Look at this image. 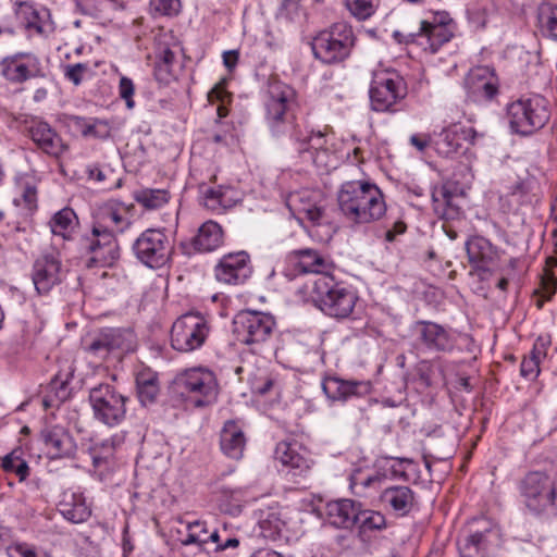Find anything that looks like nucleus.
<instances>
[{
    "mask_svg": "<svg viewBox=\"0 0 557 557\" xmlns=\"http://www.w3.org/2000/svg\"><path fill=\"white\" fill-rule=\"evenodd\" d=\"M137 395L143 406H148L157 400L160 393L158 374L150 369H144L136 374Z\"/></svg>",
    "mask_w": 557,
    "mask_h": 557,
    "instance_id": "f704fd0d",
    "label": "nucleus"
},
{
    "mask_svg": "<svg viewBox=\"0 0 557 557\" xmlns=\"http://www.w3.org/2000/svg\"><path fill=\"white\" fill-rule=\"evenodd\" d=\"M355 46V35L345 22L334 23L313 37L311 48L315 59L324 64H335L347 59Z\"/></svg>",
    "mask_w": 557,
    "mask_h": 557,
    "instance_id": "423d86ee",
    "label": "nucleus"
},
{
    "mask_svg": "<svg viewBox=\"0 0 557 557\" xmlns=\"http://www.w3.org/2000/svg\"><path fill=\"white\" fill-rule=\"evenodd\" d=\"M410 144L417 148L418 151L423 152L426 147L432 145V137L428 135L414 134L410 137Z\"/></svg>",
    "mask_w": 557,
    "mask_h": 557,
    "instance_id": "69168bd1",
    "label": "nucleus"
},
{
    "mask_svg": "<svg viewBox=\"0 0 557 557\" xmlns=\"http://www.w3.org/2000/svg\"><path fill=\"white\" fill-rule=\"evenodd\" d=\"M1 467L5 472L15 473L20 481L29 475V467L23 458V449L15 448L2 458Z\"/></svg>",
    "mask_w": 557,
    "mask_h": 557,
    "instance_id": "a19ab883",
    "label": "nucleus"
},
{
    "mask_svg": "<svg viewBox=\"0 0 557 557\" xmlns=\"http://www.w3.org/2000/svg\"><path fill=\"white\" fill-rule=\"evenodd\" d=\"M500 545V528L486 518L472 520L457 542L460 557H490Z\"/></svg>",
    "mask_w": 557,
    "mask_h": 557,
    "instance_id": "0eeeda50",
    "label": "nucleus"
},
{
    "mask_svg": "<svg viewBox=\"0 0 557 557\" xmlns=\"http://www.w3.org/2000/svg\"><path fill=\"white\" fill-rule=\"evenodd\" d=\"M73 121L74 125L81 129V133L84 137L107 139L111 135V126L104 120H87L85 117L74 116Z\"/></svg>",
    "mask_w": 557,
    "mask_h": 557,
    "instance_id": "58836bf2",
    "label": "nucleus"
},
{
    "mask_svg": "<svg viewBox=\"0 0 557 557\" xmlns=\"http://www.w3.org/2000/svg\"><path fill=\"white\" fill-rule=\"evenodd\" d=\"M223 232L221 226L213 221L205 222L193 238L191 245L196 251L209 252L221 246Z\"/></svg>",
    "mask_w": 557,
    "mask_h": 557,
    "instance_id": "473e14b6",
    "label": "nucleus"
},
{
    "mask_svg": "<svg viewBox=\"0 0 557 557\" xmlns=\"http://www.w3.org/2000/svg\"><path fill=\"white\" fill-rule=\"evenodd\" d=\"M73 376V369H67L65 372H59L51 380L47 394L42 398V405L46 409L59 407L62 403L71 396V388L69 386L70 380Z\"/></svg>",
    "mask_w": 557,
    "mask_h": 557,
    "instance_id": "2f4dec72",
    "label": "nucleus"
},
{
    "mask_svg": "<svg viewBox=\"0 0 557 557\" xmlns=\"http://www.w3.org/2000/svg\"><path fill=\"white\" fill-rule=\"evenodd\" d=\"M325 135L322 132L314 133L313 131H308V137H305L304 144L293 143V151L297 153V156L304 162H312L318 163V158L320 153H325Z\"/></svg>",
    "mask_w": 557,
    "mask_h": 557,
    "instance_id": "72a5a7b5",
    "label": "nucleus"
},
{
    "mask_svg": "<svg viewBox=\"0 0 557 557\" xmlns=\"http://www.w3.org/2000/svg\"><path fill=\"white\" fill-rule=\"evenodd\" d=\"M77 223V216L73 209L63 208L58 211L50 221V228L54 235H61L62 237H66V232H70L74 228Z\"/></svg>",
    "mask_w": 557,
    "mask_h": 557,
    "instance_id": "37998d69",
    "label": "nucleus"
},
{
    "mask_svg": "<svg viewBox=\"0 0 557 557\" xmlns=\"http://www.w3.org/2000/svg\"><path fill=\"white\" fill-rule=\"evenodd\" d=\"M76 10L84 15H94L98 11L99 0H73Z\"/></svg>",
    "mask_w": 557,
    "mask_h": 557,
    "instance_id": "e2e57ef3",
    "label": "nucleus"
},
{
    "mask_svg": "<svg viewBox=\"0 0 557 557\" xmlns=\"http://www.w3.org/2000/svg\"><path fill=\"white\" fill-rule=\"evenodd\" d=\"M92 221L100 227L110 231L113 235L123 233L131 225V221L113 207L100 208L94 215Z\"/></svg>",
    "mask_w": 557,
    "mask_h": 557,
    "instance_id": "e433bc0d",
    "label": "nucleus"
},
{
    "mask_svg": "<svg viewBox=\"0 0 557 557\" xmlns=\"http://www.w3.org/2000/svg\"><path fill=\"white\" fill-rule=\"evenodd\" d=\"M187 533L185 537L181 539V543L184 546L188 545H198L202 547L206 544L207 534L209 533V529L207 527L206 521L196 520L193 522H188L186 525Z\"/></svg>",
    "mask_w": 557,
    "mask_h": 557,
    "instance_id": "c03bdc74",
    "label": "nucleus"
},
{
    "mask_svg": "<svg viewBox=\"0 0 557 557\" xmlns=\"http://www.w3.org/2000/svg\"><path fill=\"white\" fill-rule=\"evenodd\" d=\"M299 15V0H283L277 11V17L294 22Z\"/></svg>",
    "mask_w": 557,
    "mask_h": 557,
    "instance_id": "052dcab7",
    "label": "nucleus"
},
{
    "mask_svg": "<svg viewBox=\"0 0 557 557\" xmlns=\"http://www.w3.org/2000/svg\"><path fill=\"white\" fill-rule=\"evenodd\" d=\"M127 400V397L107 383H101L89 391L94 418L108 426H115L123 422Z\"/></svg>",
    "mask_w": 557,
    "mask_h": 557,
    "instance_id": "1a4fd4ad",
    "label": "nucleus"
},
{
    "mask_svg": "<svg viewBox=\"0 0 557 557\" xmlns=\"http://www.w3.org/2000/svg\"><path fill=\"white\" fill-rule=\"evenodd\" d=\"M411 331L417 346L430 352H447L454 348V338L443 325L428 320H418Z\"/></svg>",
    "mask_w": 557,
    "mask_h": 557,
    "instance_id": "f3484780",
    "label": "nucleus"
},
{
    "mask_svg": "<svg viewBox=\"0 0 557 557\" xmlns=\"http://www.w3.org/2000/svg\"><path fill=\"white\" fill-rule=\"evenodd\" d=\"M2 76L13 84H22L30 78L42 76L39 59L29 52H18L5 57L0 62Z\"/></svg>",
    "mask_w": 557,
    "mask_h": 557,
    "instance_id": "a211bd4d",
    "label": "nucleus"
},
{
    "mask_svg": "<svg viewBox=\"0 0 557 557\" xmlns=\"http://www.w3.org/2000/svg\"><path fill=\"white\" fill-rule=\"evenodd\" d=\"M251 273L250 257L246 251L223 256L214 268L215 278L224 284H243Z\"/></svg>",
    "mask_w": 557,
    "mask_h": 557,
    "instance_id": "aec40b11",
    "label": "nucleus"
},
{
    "mask_svg": "<svg viewBox=\"0 0 557 557\" xmlns=\"http://www.w3.org/2000/svg\"><path fill=\"white\" fill-rule=\"evenodd\" d=\"M465 88L467 101L485 104L498 95V78L493 69L478 66L466 76Z\"/></svg>",
    "mask_w": 557,
    "mask_h": 557,
    "instance_id": "dca6fc26",
    "label": "nucleus"
},
{
    "mask_svg": "<svg viewBox=\"0 0 557 557\" xmlns=\"http://www.w3.org/2000/svg\"><path fill=\"white\" fill-rule=\"evenodd\" d=\"M474 135L473 128L450 125L432 136V146L440 156L449 158L459 151L465 140L473 139Z\"/></svg>",
    "mask_w": 557,
    "mask_h": 557,
    "instance_id": "b1692460",
    "label": "nucleus"
},
{
    "mask_svg": "<svg viewBox=\"0 0 557 557\" xmlns=\"http://www.w3.org/2000/svg\"><path fill=\"white\" fill-rule=\"evenodd\" d=\"M81 245L90 255L87 260L88 268H110L120 258V247L115 235L100 227L94 221L90 232L82 236Z\"/></svg>",
    "mask_w": 557,
    "mask_h": 557,
    "instance_id": "9b49d317",
    "label": "nucleus"
},
{
    "mask_svg": "<svg viewBox=\"0 0 557 557\" xmlns=\"http://www.w3.org/2000/svg\"><path fill=\"white\" fill-rule=\"evenodd\" d=\"M288 261L299 273H315L320 276L330 275L327 271L331 268V262L314 249L293 250L288 253Z\"/></svg>",
    "mask_w": 557,
    "mask_h": 557,
    "instance_id": "c85d7f7f",
    "label": "nucleus"
},
{
    "mask_svg": "<svg viewBox=\"0 0 557 557\" xmlns=\"http://www.w3.org/2000/svg\"><path fill=\"white\" fill-rule=\"evenodd\" d=\"M58 510L72 523H83L91 516V509L81 492L65 491L58 504Z\"/></svg>",
    "mask_w": 557,
    "mask_h": 557,
    "instance_id": "c756f323",
    "label": "nucleus"
},
{
    "mask_svg": "<svg viewBox=\"0 0 557 557\" xmlns=\"http://www.w3.org/2000/svg\"><path fill=\"white\" fill-rule=\"evenodd\" d=\"M14 203L16 206H21L22 203L25 205V207L33 211L37 208V189L34 185L25 184L23 186L21 198H15Z\"/></svg>",
    "mask_w": 557,
    "mask_h": 557,
    "instance_id": "13d9d810",
    "label": "nucleus"
},
{
    "mask_svg": "<svg viewBox=\"0 0 557 557\" xmlns=\"http://www.w3.org/2000/svg\"><path fill=\"white\" fill-rule=\"evenodd\" d=\"M115 449L114 438L104 440L100 443H95L90 448V455L95 467L100 466L103 461L110 458Z\"/></svg>",
    "mask_w": 557,
    "mask_h": 557,
    "instance_id": "09e8293b",
    "label": "nucleus"
},
{
    "mask_svg": "<svg viewBox=\"0 0 557 557\" xmlns=\"http://www.w3.org/2000/svg\"><path fill=\"white\" fill-rule=\"evenodd\" d=\"M275 458L286 468V475L294 483L301 484L311 476L313 461L298 451L297 443L280 442Z\"/></svg>",
    "mask_w": 557,
    "mask_h": 557,
    "instance_id": "6ab92c4d",
    "label": "nucleus"
},
{
    "mask_svg": "<svg viewBox=\"0 0 557 557\" xmlns=\"http://www.w3.org/2000/svg\"><path fill=\"white\" fill-rule=\"evenodd\" d=\"M346 7L357 20L364 21L375 13L377 0H346Z\"/></svg>",
    "mask_w": 557,
    "mask_h": 557,
    "instance_id": "49530a36",
    "label": "nucleus"
},
{
    "mask_svg": "<svg viewBox=\"0 0 557 557\" xmlns=\"http://www.w3.org/2000/svg\"><path fill=\"white\" fill-rule=\"evenodd\" d=\"M15 14L24 28L35 30L38 34L45 32V18L49 17L47 10H38L30 2H21L16 8Z\"/></svg>",
    "mask_w": 557,
    "mask_h": 557,
    "instance_id": "c9c22d12",
    "label": "nucleus"
},
{
    "mask_svg": "<svg viewBox=\"0 0 557 557\" xmlns=\"http://www.w3.org/2000/svg\"><path fill=\"white\" fill-rule=\"evenodd\" d=\"M173 394L189 401L197 408H202L215 401L219 394V383L214 372L205 367L185 369L177 373L172 381Z\"/></svg>",
    "mask_w": 557,
    "mask_h": 557,
    "instance_id": "20e7f679",
    "label": "nucleus"
},
{
    "mask_svg": "<svg viewBox=\"0 0 557 557\" xmlns=\"http://www.w3.org/2000/svg\"><path fill=\"white\" fill-rule=\"evenodd\" d=\"M110 351L129 352L135 349V334L129 329L106 327L102 329Z\"/></svg>",
    "mask_w": 557,
    "mask_h": 557,
    "instance_id": "4c0bfd02",
    "label": "nucleus"
},
{
    "mask_svg": "<svg viewBox=\"0 0 557 557\" xmlns=\"http://www.w3.org/2000/svg\"><path fill=\"white\" fill-rule=\"evenodd\" d=\"M15 552L21 557H37L36 548L32 545H28L26 543H20L15 545Z\"/></svg>",
    "mask_w": 557,
    "mask_h": 557,
    "instance_id": "774afa93",
    "label": "nucleus"
},
{
    "mask_svg": "<svg viewBox=\"0 0 557 557\" xmlns=\"http://www.w3.org/2000/svg\"><path fill=\"white\" fill-rule=\"evenodd\" d=\"M295 104L296 91L293 87L282 82L269 84L264 101V120L271 135L275 138L289 136L292 143L305 145L308 129L297 121Z\"/></svg>",
    "mask_w": 557,
    "mask_h": 557,
    "instance_id": "f03ea898",
    "label": "nucleus"
},
{
    "mask_svg": "<svg viewBox=\"0 0 557 557\" xmlns=\"http://www.w3.org/2000/svg\"><path fill=\"white\" fill-rule=\"evenodd\" d=\"M548 101L540 96L522 97L507 106V117L512 132L532 135L549 121Z\"/></svg>",
    "mask_w": 557,
    "mask_h": 557,
    "instance_id": "6e6552de",
    "label": "nucleus"
},
{
    "mask_svg": "<svg viewBox=\"0 0 557 557\" xmlns=\"http://www.w3.org/2000/svg\"><path fill=\"white\" fill-rule=\"evenodd\" d=\"M359 507L352 499L329 502L324 508L325 522L336 529H351L358 522Z\"/></svg>",
    "mask_w": 557,
    "mask_h": 557,
    "instance_id": "bb28decb",
    "label": "nucleus"
},
{
    "mask_svg": "<svg viewBox=\"0 0 557 557\" xmlns=\"http://www.w3.org/2000/svg\"><path fill=\"white\" fill-rule=\"evenodd\" d=\"M453 198L454 194L448 188L447 185H443L438 188H435L434 191L432 193V199L433 202L435 203V210L440 211L442 209L443 216H449L450 211H454Z\"/></svg>",
    "mask_w": 557,
    "mask_h": 557,
    "instance_id": "de8ad7c7",
    "label": "nucleus"
},
{
    "mask_svg": "<svg viewBox=\"0 0 557 557\" xmlns=\"http://www.w3.org/2000/svg\"><path fill=\"white\" fill-rule=\"evenodd\" d=\"M238 51L230 50L223 53V63L228 70H233L238 62Z\"/></svg>",
    "mask_w": 557,
    "mask_h": 557,
    "instance_id": "338daca9",
    "label": "nucleus"
},
{
    "mask_svg": "<svg viewBox=\"0 0 557 557\" xmlns=\"http://www.w3.org/2000/svg\"><path fill=\"white\" fill-rule=\"evenodd\" d=\"M135 85L133 81L126 76H122L119 83V95L125 101L127 109L132 110L135 107L134 101Z\"/></svg>",
    "mask_w": 557,
    "mask_h": 557,
    "instance_id": "4d7b16f0",
    "label": "nucleus"
},
{
    "mask_svg": "<svg viewBox=\"0 0 557 557\" xmlns=\"http://www.w3.org/2000/svg\"><path fill=\"white\" fill-rule=\"evenodd\" d=\"M260 525L264 532V536L275 539L282 535L285 521L280 518L278 513L272 512L269 513L267 519L261 521Z\"/></svg>",
    "mask_w": 557,
    "mask_h": 557,
    "instance_id": "8fccbe9b",
    "label": "nucleus"
},
{
    "mask_svg": "<svg viewBox=\"0 0 557 557\" xmlns=\"http://www.w3.org/2000/svg\"><path fill=\"white\" fill-rule=\"evenodd\" d=\"M234 334L238 342L252 347L270 339L275 327V321L269 313L253 310L238 312L234 320Z\"/></svg>",
    "mask_w": 557,
    "mask_h": 557,
    "instance_id": "f8f14e48",
    "label": "nucleus"
},
{
    "mask_svg": "<svg viewBox=\"0 0 557 557\" xmlns=\"http://www.w3.org/2000/svg\"><path fill=\"white\" fill-rule=\"evenodd\" d=\"M66 271L58 253L48 252L39 256L33 263L30 277L38 295H48L65 278Z\"/></svg>",
    "mask_w": 557,
    "mask_h": 557,
    "instance_id": "2eb2a0df",
    "label": "nucleus"
},
{
    "mask_svg": "<svg viewBox=\"0 0 557 557\" xmlns=\"http://www.w3.org/2000/svg\"><path fill=\"white\" fill-rule=\"evenodd\" d=\"M180 0H150L151 11L160 15H173L180 12Z\"/></svg>",
    "mask_w": 557,
    "mask_h": 557,
    "instance_id": "6e6d98bb",
    "label": "nucleus"
},
{
    "mask_svg": "<svg viewBox=\"0 0 557 557\" xmlns=\"http://www.w3.org/2000/svg\"><path fill=\"white\" fill-rule=\"evenodd\" d=\"M28 133L35 145L49 156L59 157L67 149L57 131L42 120L30 121Z\"/></svg>",
    "mask_w": 557,
    "mask_h": 557,
    "instance_id": "393cba45",
    "label": "nucleus"
},
{
    "mask_svg": "<svg viewBox=\"0 0 557 557\" xmlns=\"http://www.w3.org/2000/svg\"><path fill=\"white\" fill-rule=\"evenodd\" d=\"M337 207L339 213L352 225L376 222L387 209L382 190L367 181L344 182L337 191Z\"/></svg>",
    "mask_w": 557,
    "mask_h": 557,
    "instance_id": "f257e3e1",
    "label": "nucleus"
},
{
    "mask_svg": "<svg viewBox=\"0 0 557 557\" xmlns=\"http://www.w3.org/2000/svg\"><path fill=\"white\" fill-rule=\"evenodd\" d=\"M469 263L479 273L490 272V265L496 259V249L492 243L483 236H472L466 244Z\"/></svg>",
    "mask_w": 557,
    "mask_h": 557,
    "instance_id": "cd10ccee",
    "label": "nucleus"
},
{
    "mask_svg": "<svg viewBox=\"0 0 557 557\" xmlns=\"http://www.w3.org/2000/svg\"><path fill=\"white\" fill-rule=\"evenodd\" d=\"M360 530L367 531H381L386 528L385 516L379 511L373 510H360L358 522Z\"/></svg>",
    "mask_w": 557,
    "mask_h": 557,
    "instance_id": "a18cd8bd",
    "label": "nucleus"
},
{
    "mask_svg": "<svg viewBox=\"0 0 557 557\" xmlns=\"http://www.w3.org/2000/svg\"><path fill=\"white\" fill-rule=\"evenodd\" d=\"M173 249L170 237L160 228L144 231L133 244L136 258L150 269H161L168 264Z\"/></svg>",
    "mask_w": 557,
    "mask_h": 557,
    "instance_id": "9d476101",
    "label": "nucleus"
},
{
    "mask_svg": "<svg viewBox=\"0 0 557 557\" xmlns=\"http://www.w3.org/2000/svg\"><path fill=\"white\" fill-rule=\"evenodd\" d=\"M519 490L525 508L532 515L545 519L557 517V490L548 474L529 472L521 480Z\"/></svg>",
    "mask_w": 557,
    "mask_h": 557,
    "instance_id": "39448f33",
    "label": "nucleus"
},
{
    "mask_svg": "<svg viewBox=\"0 0 557 557\" xmlns=\"http://www.w3.org/2000/svg\"><path fill=\"white\" fill-rule=\"evenodd\" d=\"M520 373L525 379H535L540 373L539 357L524 358L520 364Z\"/></svg>",
    "mask_w": 557,
    "mask_h": 557,
    "instance_id": "680f3d73",
    "label": "nucleus"
},
{
    "mask_svg": "<svg viewBox=\"0 0 557 557\" xmlns=\"http://www.w3.org/2000/svg\"><path fill=\"white\" fill-rule=\"evenodd\" d=\"M87 71L88 65L86 63L67 64L64 66V77L77 86L83 82Z\"/></svg>",
    "mask_w": 557,
    "mask_h": 557,
    "instance_id": "bf43d9fd",
    "label": "nucleus"
},
{
    "mask_svg": "<svg viewBox=\"0 0 557 557\" xmlns=\"http://www.w3.org/2000/svg\"><path fill=\"white\" fill-rule=\"evenodd\" d=\"M322 389L332 401H346L351 397L367 396L372 391L370 381H350L330 376L322 382Z\"/></svg>",
    "mask_w": 557,
    "mask_h": 557,
    "instance_id": "4be33fe9",
    "label": "nucleus"
},
{
    "mask_svg": "<svg viewBox=\"0 0 557 557\" xmlns=\"http://www.w3.org/2000/svg\"><path fill=\"white\" fill-rule=\"evenodd\" d=\"M41 438L51 459L71 458L76 451L73 436L62 426L54 425L41 432Z\"/></svg>",
    "mask_w": 557,
    "mask_h": 557,
    "instance_id": "a878e982",
    "label": "nucleus"
},
{
    "mask_svg": "<svg viewBox=\"0 0 557 557\" xmlns=\"http://www.w3.org/2000/svg\"><path fill=\"white\" fill-rule=\"evenodd\" d=\"M557 289V281L553 276H545L542 278L541 286L535 294L539 296L536 307L541 309L544 301L550 300Z\"/></svg>",
    "mask_w": 557,
    "mask_h": 557,
    "instance_id": "603ef678",
    "label": "nucleus"
},
{
    "mask_svg": "<svg viewBox=\"0 0 557 557\" xmlns=\"http://www.w3.org/2000/svg\"><path fill=\"white\" fill-rule=\"evenodd\" d=\"M154 77L159 83L169 84L173 78L171 66L161 63H156Z\"/></svg>",
    "mask_w": 557,
    "mask_h": 557,
    "instance_id": "0e129e2a",
    "label": "nucleus"
},
{
    "mask_svg": "<svg viewBox=\"0 0 557 557\" xmlns=\"http://www.w3.org/2000/svg\"><path fill=\"white\" fill-rule=\"evenodd\" d=\"M383 479L384 475L379 472L369 474L363 478L362 473L358 471L350 476V487L352 490L361 487V490L363 491L366 488L379 485L383 481Z\"/></svg>",
    "mask_w": 557,
    "mask_h": 557,
    "instance_id": "3c124183",
    "label": "nucleus"
},
{
    "mask_svg": "<svg viewBox=\"0 0 557 557\" xmlns=\"http://www.w3.org/2000/svg\"><path fill=\"white\" fill-rule=\"evenodd\" d=\"M307 198V193L296 194L292 196L290 201L296 206V202H299V206L296 207V210L299 214H304V218L309 220L314 225L322 224L325 215V210L322 206L318 203L305 202Z\"/></svg>",
    "mask_w": 557,
    "mask_h": 557,
    "instance_id": "79ce46f5",
    "label": "nucleus"
},
{
    "mask_svg": "<svg viewBox=\"0 0 557 557\" xmlns=\"http://www.w3.org/2000/svg\"><path fill=\"white\" fill-rule=\"evenodd\" d=\"M134 198L147 210H156L169 202L170 194L166 189L143 188L135 193Z\"/></svg>",
    "mask_w": 557,
    "mask_h": 557,
    "instance_id": "ea45409f",
    "label": "nucleus"
},
{
    "mask_svg": "<svg viewBox=\"0 0 557 557\" xmlns=\"http://www.w3.org/2000/svg\"><path fill=\"white\" fill-rule=\"evenodd\" d=\"M202 194L203 205L208 209L219 211L225 207L223 205L224 193L221 188H206Z\"/></svg>",
    "mask_w": 557,
    "mask_h": 557,
    "instance_id": "5fc2aeb1",
    "label": "nucleus"
},
{
    "mask_svg": "<svg viewBox=\"0 0 557 557\" xmlns=\"http://www.w3.org/2000/svg\"><path fill=\"white\" fill-rule=\"evenodd\" d=\"M380 500L397 518L410 515L418 506L416 492L407 485H391L383 490Z\"/></svg>",
    "mask_w": 557,
    "mask_h": 557,
    "instance_id": "412c9836",
    "label": "nucleus"
},
{
    "mask_svg": "<svg viewBox=\"0 0 557 557\" xmlns=\"http://www.w3.org/2000/svg\"><path fill=\"white\" fill-rule=\"evenodd\" d=\"M85 350L102 358L111 352L103 330H100L89 343H85Z\"/></svg>",
    "mask_w": 557,
    "mask_h": 557,
    "instance_id": "864d4df0",
    "label": "nucleus"
},
{
    "mask_svg": "<svg viewBox=\"0 0 557 557\" xmlns=\"http://www.w3.org/2000/svg\"><path fill=\"white\" fill-rule=\"evenodd\" d=\"M444 18L436 20V23L422 21L418 33H410L407 37L417 40L424 50L435 53L444 44L453 37V32L447 27Z\"/></svg>",
    "mask_w": 557,
    "mask_h": 557,
    "instance_id": "5701e85b",
    "label": "nucleus"
},
{
    "mask_svg": "<svg viewBox=\"0 0 557 557\" xmlns=\"http://www.w3.org/2000/svg\"><path fill=\"white\" fill-rule=\"evenodd\" d=\"M210 333V325L199 313H186L173 323L171 345L181 352H190L200 348Z\"/></svg>",
    "mask_w": 557,
    "mask_h": 557,
    "instance_id": "ddd939ff",
    "label": "nucleus"
},
{
    "mask_svg": "<svg viewBox=\"0 0 557 557\" xmlns=\"http://www.w3.org/2000/svg\"><path fill=\"white\" fill-rule=\"evenodd\" d=\"M310 298L325 315L342 320L352 313L358 295L333 275H321L312 283Z\"/></svg>",
    "mask_w": 557,
    "mask_h": 557,
    "instance_id": "7ed1b4c3",
    "label": "nucleus"
},
{
    "mask_svg": "<svg viewBox=\"0 0 557 557\" xmlns=\"http://www.w3.org/2000/svg\"><path fill=\"white\" fill-rule=\"evenodd\" d=\"M407 89L399 76H375L369 96L372 110L376 112H395L394 106L403 100Z\"/></svg>",
    "mask_w": 557,
    "mask_h": 557,
    "instance_id": "4468645a",
    "label": "nucleus"
},
{
    "mask_svg": "<svg viewBox=\"0 0 557 557\" xmlns=\"http://www.w3.org/2000/svg\"><path fill=\"white\" fill-rule=\"evenodd\" d=\"M246 437L243 429L234 420H227L220 433V447L222 453L235 460L243 457Z\"/></svg>",
    "mask_w": 557,
    "mask_h": 557,
    "instance_id": "7c9ffc66",
    "label": "nucleus"
}]
</instances>
